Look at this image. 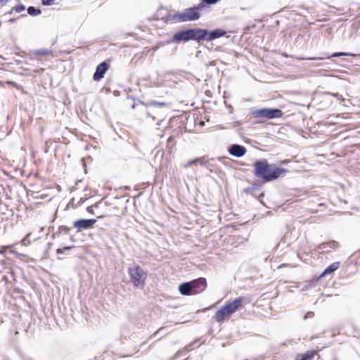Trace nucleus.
<instances>
[{"instance_id":"dca6fc26","label":"nucleus","mask_w":360,"mask_h":360,"mask_svg":"<svg viewBox=\"0 0 360 360\" xmlns=\"http://www.w3.org/2000/svg\"><path fill=\"white\" fill-rule=\"evenodd\" d=\"M338 247V243L332 240L328 243H323L319 247V249L321 250V252H328L330 249H335Z\"/></svg>"},{"instance_id":"20e7f679","label":"nucleus","mask_w":360,"mask_h":360,"mask_svg":"<svg viewBox=\"0 0 360 360\" xmlns=\"http://www.w3.org/2000/svg\"><path fill=\"white\" fill-rule=\"evenodd\" d=\"M200 17V13H197V11L193 7L185 9L181 13H177L172 15H169L170 19L174 20L175 22L193 21L198 20Z\"/></svg>"},{"instance_id":"c85d7f7f","label":"nucleus","mask_w":360,"mask_h":360,"mask_svg":"<svg viewBox=\"0 0 360 360\" xmlns=\"http://www.w3.org/2000/svg\"><path fill=\"white\" fill-rule=\"evenodd\" d=\"M55 0H42V4L46 6H51L53 4Z\"/></svg>"},{"instance_id":"5701e85b","label":"nucleus","mask_w":360,"mask_h":360,"mask_svg":"<svg viewBox=\"0 0 360 360\" xmlns=\"http://www.w3.org/2000/svg\"><path fill=\"white\" fill-rule=\"evenodd\" d=\"M31 234V233H27V236L21 240L20 243L22 245L28 246L31 244V240L30 239Z\"/></svg>"},{"instance_id":"9d476101","label":"nucleus","mask_w":360,"mask_h":360,"mask_svg":"<svg viewBox=\"0 0 360 360\" xmlns=\"http://www.w3.org/2000/svg\"><path fill=\"white\" fill-rule=\"evenodd\" d=\"M109 68V65L107 62L104 61L100 63L96 69V72H94L93 75V78L95 81H99L101 80L107 70Z\"/></svg>"},{"instance_id":"a211bd4d","label":"nucleus","mask_w":360,"mask_h":360,"mask_svg":"<svg viewBox=\"0 0 360 360\" xmlns=\"http://www.w3.org/2000/svg\"><path fill=\"white\" fill-rule=\"evenodd\" d=\"M34 54L36 56H51L53 57L54 56L53 55V51L51 49H40L35 50V51H34Z\"/></svg>"},{"instance_id":"cd10ccee","label":"nucleus","mask_w":360,"mask_h":360,"mask_svg":"<svg viewBox=\"0 0 360 360\" xmlns=\"http://www.w3.org/2000/svg\"><path fill=\"white\" fill-rule=\"evenodd\" d=\"M314 316V313L313 311H308L304 316V319L306 320L307 319H311Z\"/></svg>"},{"instance_id":"393cba45","label":"nucleus","mask_w":360,"mask_h":360,"mask_svg":"<svg viewBox=\"0 0 360 360\" xmlns=\"http://www.w3.org/2000/svg\"><path fill=\"white\" fill-rule=\"evenodd\" d=\"M25 9V6H23L22 4H20V5H18L16 6L13 7L11 13L13 11H15L16 13H20V12L23 11Z\"/></svg>"},{"instance_id":"39448f33","label":"nucleus","mask_w":360,"mask_h":360,"mask_svg":"<svg viewBox=\"0 0 360 360\" xmlns=\"http://www.w3.org/2000/svg\"><path fill=\"white\" fill-rule=\"evenodd\" d=\"M142 105L148 108L146 112L147 116L151 117L152 120H154L156 117L160 116L162 113V111L160 108L165 107L167 103L165 102L150 101L146 103H142Z\"/></svg>"},{"instance_id":"ddd939ff","label":"nucleus","mask_w":360,"mask_h":360,"mask_svg":"<svg viewBox=\"0 0 360 360\" xmlns=\"http://www.w3.org/2000/svg\"><path fill=\"white\" fill-rule=\"evenodd\" d=\"M173 40L176 41H187L191 40L190 29L175 33L173 35Z\"/></svg>"},{"instance_id":"0eeeda50","label":"nucleus","mask_w":360,"mask_h":360,"mask_svg":"<svg viewBox=\"0 0 360 360\" xmlns=\"http://www.w3.org/2000/svg\"><path fill=\"white\" fill-rule=\"evenodd\" d=\"M96 223L95 219H81L73 222V226L77 231L80 232L82 230H87L91 229L93 226Z\"/></svg>"},{"instance_id":"7c9ffc66","label":"nucleus","mask_w":360,"mask_h":360,"mask_svg":"<svg viewBox=\"0 0 360 360\" xmlns=\"http://www.w3.org/2000/svg\"><path fill=\"white\" fill-rule=\"evenodd\" d=\"M83 202H84V200H82V198H80L79 203H82Z\"/></svg>"},{"instance_id":"423d86ee","label":"nucleus","mask_w":360,"mask_h":360,"mask_svg":"<svg viewBox=\"0 0 360 360\" xmlns=\"http://www.w3.org/2000/svg\"><path fill=\"white\" fill-rule=\"evenodd\" d=\"M252 115L255 117H264L269 119H274L280 117L283 113L279 109L276 108H262L252 111Z\"/></svg>"},{"instance_id":"aec40b11","label":"nucleus","mask_w":360,"mask_h":360,"mask_svg":"<svg viewBox=\"0 0 360 360\" xmlns=\"http://www.w3.org/2000/svg\"><path fill=\"white\" fill-rule=\"evenodd\" d=\"M70 230V229L69 227L66 226H60L58 228V231H56L53 234V236L55 237H59L61 233H64L66 234V233H68L69 232Z\"/></svg>"},{"instance_id":"b1692460","label":"nucleus","mask_w":360,"mask_h":360,"mask_svg":"<svg viewBox=\"0 0 360 360\" xmlns=\"http://www.w3.org/2000/svg\"><path fill=\"white\" fill-rule=\"evenodd\" d=\"M193 8L197 11V13H200V11H202L203 9H205L206 8V6H205V3L202 1L200 4H198V6H194Z\"/></svg>"},{"instance_id":"473e14b6","label":"nucleus","mask_w":360,"mask_h":360,"mask_svg":"<svg viewBox=\"0 0 360 360\" xmlns=\"http://www.w3.org/2000/svg\"><path fill=\"white\" fill-rule=\"evenodd\" d=\"M0 253H1V252H0Z\"/></svg>"},{"instance_id":"6e6552de","label":"nucleus","mask_w":360,"mask_h":360,"mask_svg":"<svg viewBox=\"0 0 360 360\" xmlns=\"http://www.w3.org/2000/svg\"><path fill=\"white\" fill-rule=\"evenodd\" d=\"M190 283L192 287V292L193 295H197L203 292L207 286V282L205 278H199L190 281Z\"/></svg>"},{"instance_id":"7ed1b4c3","label":"nucleus","mask_w":360,"mask_h":360,"mask_svg":"<svg viewBox=\"0 0 360 360\" xmlns=\"http://www.w3.org/2000/svg\"><path fill=\"white\" fill-rule=\"evenodd\" d=\"M128 274L135 287L143 288L144 286L145 281L147 278V272L140 266L134 263L130 264L128 267Z\"/></svg>"},{"instance_id":"f257e3e1","label":"nucleus","mask_w":360,"mask_h":360,"mask_svg":"<svg viewBox=\"0 0 360 360\" xmlns=\"http://www.w3.org/2000/svg\"><path fill=\"white\" fill-rule=\"evenodd\" d=\"M254 174L265 182H269L283 176L286 169L278 168L275 165H269L266 160H257L254 163Z\"/></svg>"},{"instance_id":"f8f14e48","label":"nucleus","mask_w":360,"mask_h":360,"mask_svg":"<svg viewBox=\"0 0 360 360\" xmlns=\"http://www.w3.org/2000/svg\"><path fill=\"white\" fill-rule=\"evenodd\" d=\"M226 32L222 29H216L211 31L207 30L206 41H210L224 36Z\"/></svg>"},{"instance_id":"4468645a","label":"nucleus","mask_w":360,"mask_h":360,"mask_svg":"<svg viewBox=\"0 0 360 360\" xmlns=\"http://www.w3.org/2000/svg\"><path fill=\"white\" fill-rule=\"evenodd\" d=\"M179 290L181 295H193V293L192 292V287L191 285L190 282H186L179 285Z\"/></svg>"},{"instance_id":"412c9836","label":"nucleus","mask_w":360,"mask_h":360,"mask_svg":"<svg viewBox=\"0 0 360 360\" xmlns=\"http://www.w3.org/2000/svg\"><path fill=\"white\" fill-rule=\"evenodd\" d=\"M27 13L30 15L36 16L39 15L41 11L40 9L36 8L35 7L31 6L27 8Z\"/></svg>"},{"instance_id":"f3484780","label":"nucleus","mask_w":360,"mask_h":360,"mask_svg":"<svg viewBox=\"0 0 360 360\" xmlns=\"http://www.w3.org/2000/svg\"><path fill=\"white\" fill-rule=\"evenodd\" d=\"M339 266L340 262H333L323 271V272L321 274V276H324L327 274L333 273L339 268Z\"/></svg>"},{"instance_id":"c756f323","label":"nucleus","mask_w":360,"mask_h":360,"mask_svg":"<svg viewBox=\"0 0 360 360\" xmlns=\"http://www.w3.org/2000/svg\"><path fill=\"white\" fill-rule=\"evenodd\" d=\"M204 3H206L207 4H214L219 1V0H201Z\"/></svg>"},{"instance_id":"f03ea898","label":"nucleus","mask_w":360,"mask_h":360,"mask_svg":"<svg viewBox=\"0 0 360 360\" xmlns=\"http://www.w3.org/2000/svg\"><path fill=\"white\" fill-rule=\"evenodd\" d=\"M242 297L236 298L231 302L219 309L214 316V320L218 323L224 322V319L229 316L235 313L238 309L242 307Z\"/></svg>"},{"instance_id":"4be33fe9","label":"nucleus","mask_w":360,"mask_h":360,"mask_svg":"<svg viewBox=\"0 0 360 360\" xmlns=\"http://www.w3.org/2000/svg\"><path fill=\"white\" fill-rule=\"evenodd\" d=\"M314 356L313 352H308L300 356H297L295 360H311Z\"/></svg>"},{"instance_id":"2f4dec72","label":"nucleus","mask_w":360,"mask_h":360,"mask_svg":"<svg viewBox=\"0 0 360 360\" xmlns=\"http://www.w3.org/2000/svg\"><path fill=\"white\" fill-rule=\"evenodd\" d=\"M190 347V345H187L186 349H188V347Z\"/></svg>"},{"instance_id":"9b49d317","label":"nucleus","mask_w":360,"mask_h":360,"mask_svg":"<svg viewBox=\"0 0 360 360\" xmlns=\"http://www.w3.org/2000/svg\"><path fill=\"white\" fill-rule=\"evenodd\" d=\"M229 152L233 156L240 158L245 154L246 148L241 145L233 144L230 146Z\"/></svg>"},{"instance_id":"1a4fd4ad","label":"nucleus","mask_w":360,"mask_h":360,"mask_svg":"<svg viewBox=\"0 0 360 360\" xmlns=\"http://www.w3.org/2000/svg\"><path fill=\"white\" fill-rule=\"evenodd\" d=\"M206 34H207V30L205 29H200V28H194V29H190V35H191V40H195V41H206Z\"/></svg>"},{"instance_id":"6ab92c4d","label":"nucleus","mask_w":360,"mask_h":360,"mask_svg":"<svg viewBox=\"0 0 360 360\" xmlns=\"http://www.w3.org/2000/svg\"><path fill=\"white\" fill-rule=\"evenodd\" d=\"M198 164L204 165L205 162H202L200 158H196V159L188 161L186 163L182 165V167L184 168H187L191 165H197Z\"/></svg>"},{"instance_id":"a878e982","label":"nucleus","mask_w":360,"mask_h":360,"mask_svg":"<svg viewBox=\"0 0 360 360\" xmlns=\"http://www.w3.org/2000/svg\"><path fill=\"white\" fill-rule=\"evenodd\" d=\"M72 248V246H67V247H64L63 248H58L56 250V253L58 255L63 254L65 252V250H70Z\"/></svg>"},{"instance_id":"2eb2a0df","label":"nucleus","mask_w":360,"mask_h":360,"mask_svg":"<svg viewBox=\"0 0 360 360\" xmlns=\"http://www.w3.org/2000/svg\"><path fill=\"white\" fill-rule=\"evenodd\" d=\"M354 54L346 53V52H336L333 53L331 56L324 54V56L317 58H309V60H323L325 58H330L331 57H341V56H354Z\"/></svg>"},{"instance_id":"bb28decb","label":"nucleus","mask_w":360,"mask_h":360,"mask_svg":"<svg viewBox=\"0 0 360 360\" xmlns=\"http://www.w3.org/2000/svg\"><path fill=\"white\" fill-rule=\"evenodd\" d=\"M100 203H101V201L95 203L94 205H91L90 207H87V212L91 213V214H93L94 213L93 208L94 207H98Z\"/></svg>"}]
</instances>
